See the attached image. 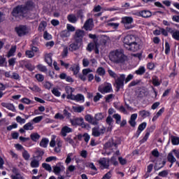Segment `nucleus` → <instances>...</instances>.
Wrapping results in <instances>:
<instances>
[{"label": "nucleus", "instance_id": "obj_43", "mask_svg": "<svg viewBox=\"0 0 179 179\" xmlns=\"http://www.w3.org/2000/svg\"><path fill=\"white\" fill-rule=\"evenodd\" d=\"M96 73H98L99 76H104V75H106V69L103 67H99L96 69Z\"/></svg>", "mask_w": 179, "mask_h": 179}, {"label": "nucleus", "instance_id": "obj_35", "mask_svg": "<svg viewBox=\"0 0 179 179\" xmlns=\"http://www.w3.org/2000/svg\"><path fill=\"white\" fill-rule=\"evenodd\" d=\"M31 167L32 169H37L40 167V161H38L37 159H33L30 163Z\"/></svg>", "mask_w": 179, "mask_h": 179}, {"label": "nucleus", "instance_id": "obj_37", "mask_svg": "<svg viewBox=\"0 0 179 179\" xmlns=\"http://www.w3.org/2000/svg\"><path fill=\"white\" fill-rule=\"evenodd\" d=\"M30 138L33 142H37L40 139V134L38 133H32L30 135Z\"/></svg>", "mask_w": 179, "mask_h": 179}, {"label": "nucleus", "instance_id": "obj_5", "mask_svg": "<svg viewBox=\"0 0 179 179\" xmlns=\"http://www.w3.org/2000/svg\"><path fill=\"white\" fill-rule=\"evenodd\" d=\"M91 72H93L92 69H83V74H78V78L83 82H85L86 80V76H87L88 82H92L93 79H94V75L93 73H90Z\"/></svg>", "mask_w": 179, "mask_h": 179}, {"label": "nucleus", "instance_id": "obj_24", "mask_svg": "<svg viewBox=\"0 0 179 179\" xmlns=\"http://www.w3.org/2000/svg\"><path fill=\"white\" fill-rule=\"evenodd\" d=\"M94 120L96 122V125H99V121H101V120L104 119V115L102 113H98L94 115Z\"/></svg>", "mask_w": 179, "mask_h": 179}, {"label": "nucleus", "instance_id": "obj_56", "mask_svg": "<svg viewBox=\"0 0 179 179\" xmlns=\"http://www.w3.org/2000/svg\"><path fill=\"white\" fill-rule=\"evenodd\" d=\"M158 176H159V177L166 178V177H167V176H169V171H167V170H164V171L159 172V173H158Z\"/></svg>", "mask_w": 179, "mask_h": 179}, {"label": "nucleus", "instance_id": "obj_31", "mask_svg": "<svg viewBox=\"0 0 179 179\" xmlns=\"http://www.w3.org/2000/svg\"><path fill=\"white\" fill-rule=\"evenodd\" d=\"M48 142H50V140L47 138H43L40 142V146L41 148H47L48 146Z\"/></svg>", "mask_w": 179, "mask_h": 179}, {"label": "nucleus", "instance_id": "obj_1", "mask_svg": "<svg viewBox=\"0 0 179 179\" xmlns=\"http://www.w3.org/2000/svg\"><path fill=\"white\" fill-rule=\"evenodd\" d=\"M83 37H85V31L82 29H77L73 36V42L69 45V48L66 45L64 46L61 54L62 58H66L69 50L71 52H73V51L80 50V47L83 45Z\"/></svg>", "mask_w": 179, "mask_h": 179}, {"label": "nucleus", "instance_id": "obj_28", "mask_svg": "<svg viewBox=\"0 0 179 179\" xmlns=\"http://www.w3.org/2000/svg\"><path fill=\"white\" fill-rule=\"evenodd\" d=\"M74 101H77V103L82 102L85 103V96L82 94H78L76 95Z\"/></svg>", "mask_w": 179, "mask_h": 179}, {"label": "nucleus", "instance_id": "obj_63", "mask_svg": "<svg viewBox=\"0 0 179 179\" xmlns=\"http://www.w3.org/2000/svg\"><path fill=\"white\" fill-rule=\"evenodd\" d=\"M103 97V95H101L100 93H96V95L95 96H94V103H97V101H99V100H100V99H101Z\"/></svg>", "mask_w": 179, "mask_h": 179}, {"label": "nucleus", "instance_id": "obj_38", "mask_svg": "<svg viewBox=\"0 0 179 179\" xmlns=\"http://www.w3.org/2000/svg\"><path fill=\"white\" fill-rule=\"evenodd\" d=\"M45 27H47V22L41 21L39 24L38 30V31H44V29H45Z\"/></svg>", "mask_w": 179, "mask_h": 179}, {"label": "nucleus", "instance_id": "obj_7", "mask_svg": "<svg viewBox=\"0 0 179 179\" xmlns=\"http://www.w3.org/2000/svg\"><path fill=\"white\" fill-rule=\"evenodd\" d=\"M122 24H124L127 30L132 29V23H134V18L132 17L125 16L122 17L121 20Z\"/></svg>", "mask_w": 179, "mask_h": 179}, {"label": "nucleus", "instance_id": "obj_62", "mask_svg": "<svg viewBox=\"0 0 179 179\" xmlns=\"http://www.w3.org/2000/svg\"><path fill=\"white\" fill-rule=\"evenodd\" d=\"M118 161L120 164H121L122 166H125V164H127V159L122 158V157H119Z\"/></svg>", "mask_w": 179, "mask_h": 179}, {"label": "nucleus", "instance_id": "obj_40", "mask_svg": "<svg viewBox=\"0 0 179 179\" xmlns=\"http://www.w3.org/2000/svg\"><path fill=\"white\" fill-rule=\"evenodd\" d=\"M15 52H16V45H13L10 48L8 52V57H13V55H15Z\"/></svg>", "mask_w": 179, "mask_h": 179}, {"label": "nucleus", "instance_id": "obj_47", "mask_svg": "<svg viewBox=\"0 0 179 179\" xmlns=\"http://www.w3.org/2000/svg\"><path fill=\"white\" fill-rule=\"evenodd\" d=\"M65 92L66 94H72L75 92V89L73 88L72 87L67 86L65 87Z\"/></svg>", "mask_w": 179, "mask_h": 179}, {"label": "nucleus", "instance_id": "obj_57", "mask_svg": "<svg viewBox=\"0 0 179 179\" xmlns=\"http://www.w3.org/2000/svg\"><path fill=\"white\" fill-rule=\"evenodd\" d=\"M16 121L18 122V124H26V119L22 118L20 116L16 117Z\"/></svg>", "mask_w": 179, "mask_h": 179}, {"label": "nucleus", "instance_id": "obj_32", "mask_svg": "<svg viewBox=\"0 0 179 179\" xmlns=\"http://www.w3.org/2000/svg\"><path fill=\"white\" fill-rule=\"evenodd\" d=\"M145 72H146V69H145V66H141L138 68V70H136L135 74L142 76L143 73H145Z\"/></svg>", "mask_w": 179, "mask_h": 179}, {"label": "nucleus", "instance_id": "obj_48", "mask_svg": "<svg viewBox=\"0 0 179 179\" xmlns=\"http://www.w3.org/2000/svg\"><path fill=\"white\" fill-rule=\"evenodd\" d=\"M35 78L38 82H44V76L41 73H37L35 75Z\"/></svg>", "mask_w": 179, "mask_h": 179}, {"label": "nucleus", "instance_id": "obj_27", "mask_svg": "<svg viewBox=\"0 0 179 179\" xmlns=\"http://www.w3.org/2000/svg\"><path fill=\"white\" fill-rule=\"evenodd\" d=\"M167 160H168V162H169V163H172V164L176 163V162H177V159H176V157L173 155V151L170 152L168 154Z\"/></svg>", "mask_w": 179, "mask_h": 179}, {"label": "nucleus", "instance_id": "obj_36", "mask_svg": "<svg viewBox=\"0 0 179 179\" xmlns=\"http://www.w3.org/2000/svg\"><path fill=\"white\" fill-rule=\"evenodd\" d=\"M101 135V133L100 131H99V128L94 127L92 128V136H94L95 138H99Z\"/></svg>", "mask_w": 179, "mask_h": 179}, {"label": "nucleus", "instance_id": "obj_51", "mask_svg": "<svg viewBox=\"0 0 179 179\" xmlns=\"http://www.w3.org/2000/svg\"><path fill=\"white\" fill-rule=\"evenodd\" d=\"M147 125L148 123H146L145 122H143V123L140 124L138 127V131H141L142 132L143 131L145 130Z\"/></svg>", "mask_w": 179, "mask_h": 179}, {"label": "nucleus", "instance_id": "obj_13", "mask_svg": "<svg viewBox=\"0 0 179 179\" xmlns=\"http://www.w3.org/2000/svg\"><path fill=\"white\" fill-rule=\"evenodd\" d=\"M1 104L2 107L7 108V110H9L10 111H13V113H16V108H15V105H13V103L3 102Z\"/></svg>", "mask_w": 179, "mask_h": 179}, {"label": "nucleus", "instance_id": "obj_18", "mask_svg": "<svg viewBox=\"0 0 179 179\" xmlns=\"http://www.w3.org/2000/svg\"><path fill=\"white\" fill-rule=\"evenodd\" d=\"M85 120L87 122H89V124H92V125H97V122L95 121L94 117L90 114L86 115L85 116Z\"/></svg>", "mask_w": 179, "mask_h": 179}, {"label": "nucleus", "instance_id": "obj_53", "mask_svg": "<svg viewBox=\"0 0 179 179\" xmlns=\"http://www.w3.org/2000/svg\"><path fill=\"white\" fill-rule=\"evenodd\" d=\"M52 94H54V96H55L56 97H59L61 96V92H59V90H58L57 88H53L52 90Z\"/></svg>", "mask_w": 179, "mask_h": 179}, {"label": "nucleus", "instance_id": "obj_26", "mask_svg": "<svg viewBox=\"0 0 179 179\" xmlns=\"http://www.w3.org/2000/svg\"><path fill=\"white\" fill-rule=\"evenodd\" d=\"M67 20L70 23H76V22H78V18L76 17V15H74V14H69L67 16Z\"/></svg>", "mask_w": 179, "mask_h": 179}, {"label": "nucleus", "instance_id": "obj_64", "mask_svg": "<svg viewBox=\"0 0 179 179\" xmlns=\"http://www.w3.org/2000/svg\"><path fill=\"white\" fill-rule=\"evenodd\" d=\"M66 30L67 31H75L76 29H75V27L72 26V24H67L66 25Z\"/></svg>", "mask_w": 179, "mask_h": 179}, {"label": "nucleus", "instance_id": "obj_50", "mask_svg": "<svg viewBox=\"0 0 179 179\" xmlns=\"http://www.w3.org/2000/svg\"><path fill=\"white\" fill-rule=\"evenodd\" d=\"M172 145H179V137L173 136L171 138Z\"/></svg>", "mask_w": 179, "mask_h": 179}, {"label": "nucleus", "instance_id": "obj_23", "mask_svg": "<svg viewBox=\"0 0 179 179\" xmlns=\"http://www.w3.org/2000/svg\"><path fill=\"white\" fill-rule=\"evenodd\" d=\"M99 44V43H97V41H94V43H90L88 45H87V50L89 52H92L93 50H94L96 47V45Z\"/></svg>", "mask_w": 179, "mask_h": 179}, {"label": "nucleus", "instance_id": "obj_15", "mask_svg": "<svg viewBox=\"0 0 179 179\" xmlns=\"http://www.w3.org/2000/svg\"><path fill=\"white\" fill-rule=\"evenodd\" d=\"M72 132V128L68 127V126H64L62 128L61 131H60V135L62 136H66L67 134H71Z\"/></svg>", "mask_w": 179, "mask_h": 179}, {"label": "nucleus", "instance_id": "obj_9", "mask_svg": "<svg viewBox=\"0 0 179 179\" xmlns=\"http://www.w3.org/2000/svg\"><path fill=\"white\" fill-rule=\"evenodd\" d=\"M62 171H65V166L62 165V163L59 162L56 165L52 166V173L55 176H59Z\"/></svg>", "mask_w": 179, "mask_h": 179}, {"label": "nucleus", "instance_id": "obj_44", "mask_svg": "<svg viewBox=\"0 0 179 179\" xmlns=\"http://www.w3.org/2000/svg\"><path fill=\"white\" fill-rule=\"evenodd\" d=\"M30 90L34 92L35 93H40L41 92V88L38 85H34L33 87H29Z\"/></svg>", "mask_w": 179, "mask_h": 179}, {"label": "nucleus", "instance_id": "obj_41", "mask_svg": "<svg viewBox=\"0 0 179 179\" xmlns=\"http://www.w3.org/2000/svg\"><path fill=\"white\" fill-rule=\"evenodd\" d=\"M42 167L46 171H48V173H51L52 171V167H51V165L47 163H43Z\"/></svg>", "mask_w": 179, "mask_h": 179}, {"label": "nucleus", "instance_id": "obj_6", "mask_svg": "<svg viewBox=\"0 0 179 179\" xmlns=\"http://www.w3.org/2000/svg\"><path fill=\"white\" fill-rule=\"evenodd\" d=\"M125 80V74H121L120 77H118L115 80L114 86L115 87V92H120V89L124 88V82Z\"/></svg>", "mask_w": 179, "mask_h": 179}, {"label": "nucleus", "instance_id": "obj_10", "mask_svg": "<svg viewBox=\"0 0 179 179\" xmlns=\"http://www.w3.org/2000/svg\"><path fill=\"white\" fill-rule=\"evenodd\" d=\"M152 163H155L154 170L155 171H159V170H162V169L166 166V163H167V162L166 160L162 161V159H157L152 161Z\"/></svg>", "mask_w": 179, "mask_h": 179}, {"label": "nucleus", "instance_id": "obj_59", "mask_svg": "<svg viewBox=\"0 0 179 179\" xmlns=\"http://www.w3.org/2000/svg\"><path fill=\"white\" fill-rule=\"evenodd\" d=\"M25 55L27 58H33V57H34V52L31 50H27L25 52Z\"/></svg>", "mask_w": 179, "mask_h": 179}, {"label": "nucleus", "instance_id": "obj_8", "mask_svg": "<svg viewBox=\"0 0 179 179\" xmlns=\"http://www.w3.org/2000/svg\"><path fill=\"white\" fill-rule=\"evenodd\" d=\"M15 30L19 37H23L29 34V30L26 25H19L15 28Z\"/></svg>", "mask_w": 179, "mask_h": 179}, {"label": "nucleus", "instance_id": "obj_55", "mask_svg": "<svg viewBox=\"0 0 179 179\" xmlns=\"http://www.w3.org/2000/svg\"><path fill=\"white\" fill-rule=\"evenodd\" d=\"M22 157L25 160H29V159H30V154L29 153V152H27V150H24V152H22Z\"/></svg>", "mask_w": 179, "mask_h": 179}, {"label": "nucleus", "instance_id": "obj_25", "mask_svg": "<svg viewBox=\"0 0 179 179\" xmlns=\"http://www.w3.org/2000/svg\"><path fill=\"white\" fill-rule=\"evenodd\" d=\"M98 163L100 164V166H101V167H103V169H108V167H110V165L107 164V160H106V158L99 159Z\"/></svg>", "mask_w": 179, "mask_h": 179}, {"label": "nucleus", "instance_id": "obj_4", "mask_svg": "<svg viewBox=\"0 0 179 179\" xmlns=\"http://www.w3.org/2000/svg\"><path fill=\"white\" fill-rule=\"evenodd\" d=\"M110 59L115 64H124L127 61V56L122 50H113L110 52Z\"/></svg>", "mask_w": 179, "mask_h": 179}, {"label": "nucleus", "instance_id": "obj_61", "mask_svg": "<svg viewBox=\"0 0 179 179\" xmlns=\"http://www.w3.org/2000/svg\"><path fill=\"white\" fill-rule=\"evenodd\" d=\"M151 154L154 156V157H159V156H160V153L159 152L157 148L154 149L151 152Z\"/></svg>", "mask_w": 179, "mask_h": 179}, {"label": "nucleus", "instance_id": "obj_45", "mask_svg": "<svg viewBox=\"0 0 179 179\" xmlns=\"http://www.w3.org/2000/svg\"><path fill=\"white\" fill-rule=\"evenodd\" d=\"M113 118L116 120V124H121V115L116 113L113 115Z\"/></svg>", "mask_w": 179, "mask_h": 179}, {"label": "nucleus", "instance_id": "obj_22", "mask_svg": "<svg viewBox=\"0 0 179 179\" xmlns=\"http://www.w3.org/2000/svg\"><path fill=\"white\" fill-rule=\"evenodd\" d=\"M138 114H139V116L141 118H143V120H145V118H148V117L150 116V112L146 110H140Z\"/></svg>", "mask_w": 179, "mask_h": 179}, {"label": "nucleus", "instance_id": "obj_2", "mask_svg": "<svg viewBox=\"0 0 179 179\" xmlns=\"http://www.w3.org/2000/svg\"><path fill=\"white\" fill-rule=\"evenodd\" d=\"M124 47L127 51L136 52L141 50V42L139 37L136 35L128 34L123 39Z\"/></svg>", "mask_w": 179, "mask_h": 179}, {"label": "nucleus", "instance_id": "obj_54", "mask_svg": "<svg viewBox=\"0 0 179 179\" xmlns=\"http://www.w3.org/2000/svg\"><path fill=\"white\" fill-rule=\"evenodd\" d=\"M165 54H170V43L167 41H165Z\"/></svg>", "mask_w": 179, "mask_h": 179}, {"label": "nucleus", "instance_id": "obj_16", "mask_svg": "<svg viewBox=\"0 0 179 179\" xmlns=\"http://www.w3.org/2000/svg\"><path fill=\"white\" fill-rule=\"evenodd\" d=\"M70 71L73 72L74 76H78V73H79V71H80V67L79 64H74L70 67Z\"/></svg>", "mask_w": 179, "mask_h": 179}, {"label": "nucleus", "instance_id": "obj_33", "mask_svg": "<svg viewBox=\"0 0 179 179\" xmlns=\"http://www.w3.org/2000/svg\"><path fill=\"white\" fill-rule=\"evenodd\" d=\"M72 109L73 110L74 113H82L85 111V107L83 106H73Z\"/></svg>", "mask_w": 179, "mask_h": 179}, {"label": "nucleus", "instance_id": "obj_52", "mask_svg": "<svg viewBox=\"0 0 179 179\" xmlns=\"http://www.w3.org/2000/svg\"><path fill=\"white\" fill-rule=\"evenodd\" d=\"M106 122L109 127H111V125H113V122H114V120L110 115H108L106 120Z\"/></svg>", "mask_w": 179, "mask_h": 179}, {"label": "nucleus", "instance_id": "obj_39", "mask_svg": "<svg viewBox=\"0 0 179 179\" xmlns=\"http://www.w3.org/2000/svg\"><path fill=\"white\" fill-rule=\"evenodd\" d=\"M150 136V132L147 131L145 133L144 137L143 138V139L139 141L140 145H143V143H145V142H146L148 141V139H149Z\"/></svg>", "mask_w": 179, "mask_h": 179}, {"label": "nucleus", "instance_id": "obj_12", "mask_svg": "<svg viewBox=\"0 0 179 179\" xmlns=\"http://www.w3.org/2000/svg\"><path fill=\"white\" fill-rule=\"evenodd\" d=\"M139 16L144 17V19H148L152 17V11L149 10H143L138 12Z\"/></svg>", "mask_w": 179, "mask_h": 179}, {"label": "nucleus", "instance_id": "obj_29", "mask_svg": "<svg viewBox=\"0 0 179 179\" xmlns=\"http://www.w3.org/2000/svg\"><path fill=\"white\" fill-rule=\"evenodd\" d=\"M23 128L25 131H33V129H34V126H33V123H31V122H29L23 126Z\"/></svg>", "mask_w": 179, "mask_h": 179}, {"label": "nucleus", "instance_id": "obj_42", "mask_svg": "<svg viewBox=\"0 0 179 179\" xmlns=\"http://www.w3.org/2000/svg\"><path fill=\"white\" fill-rule=\"evenodd\" d=\"M37 70L40 71V72H43L45 73L47 72L48 69H47V66L43 65V64H38L36 66Z\"/></svg>", "mask_w": 179, "mask_h": 179}, {"label": "nucleus", "instance_id": "obj_14", "mask_svg": "<svg viewBox=\"0 0 179 179\" xmlns=\"http://www.w3.org/2000/svg\"><path fill=\"white\" fill-rule=\"evenodd\" d=\"M166 30H168V31H169V33H171V34H172V38L174 40H176V41H179V31L176 30V31H173L172 28H166Z\"/></svg>", "mask_w": 179, "mask_h": 179}, {"label": "nucleus", "instance_id": "obj_20", "mask_svg": "<svg viewBox=\"0 0 179 179\" xmlns=\"http://www.w3.org/2000/svg\"><path fill=\"white\" fill-rule=\"evenodd\" d=\"M43 156H44V151L43 150H37L35 152V160H38V162H41L43 160Z\"/></svg>", "mask_w": 179, "mask_h": 179}, {"label": "nucleus", "instance_id": "obj_3", "mask_svg": "<svg viewBox=\"0 0 179 179\" xmlns=\"http://www.w3.org/2000/svg\"><path fill=\"white\" fill-rule=\"evenodd\" d=\"M33 5L34 3L32 1H27L25 5H18L13 8L11 15L15 19H17V17H26L27 12L33 8Z\"/></svg>", "mask_w": 179, "mask_h": 179}, {"label": "nucleus", "instance_id": "obj_60", "mask_svg": "<svg viewBox=\"0 0 179 179\" xmlns=\"http://www.w3.org/2000/svg\"><path fill=\"white\" fill-rule=\"evenodd\" d=\"M147 68H148L150 71H153V69H155V63H153V62H148V63L147 64Z\"/></svg>", "mask_w": 179, "mask_h": 179}, {"label": "nucleus", "instance_id": "obj_21", "mask_svg": "<svg viewBox=\"0 0 179 179\" xmlns=\"http://www.w3.org/2000/svg\"><path fill=\"white\" fill-rule=\"evenodd\" d=\"M148 93V91L145 89H140L137 92H136V96L138 99H143L145 96H146Z\"/></svg>", "mask_w": 179, "mask_h": 179}, {"label": "nucleus", "instance_id": "obj_58", "mask_svg": "<svg viewBox=\"0 0 179 179\" xmlns=\"http://www.w3.org/2000/svg\"><path fill=\"white\" fill-rule=\"evenodd\" d=\"M43 120V116H37L34 117L31 122H34V124H38V122H41V120Z\"/></svg>", "mask_w": 179, "mask_h": 179}, {"label": "nucleus", "instance_id": "obj_46", "mask_svg": "<svg viewBox=\"0 0 179 179\" xmlns=\"http://www.w3.org/2000/svg\"><path fill=\"white\" fill-rule=\"evenodd\" d=\"M63 115L66 117L67 120H71V117H72V114L68 111L66 109H64L63 110Z\"/></svg>", "mask_w": 179, "mask_h": 179}, {"label": "nucleus", "instance_id": "obj_19", "mask_svg": "<svg viewBox=\"0 0 179 179\" xmlns=\"http://www.w3.org/2000/svg\"><path fill=\"white\" fill-rule=\"evenodd\" d=\"M113 146L115 147L116 148H118V144L114 142V140L106 143L103 145V148L104 149H110V148H113Z\"/></svg>", "mask_w": 179, "mask_h": 179}, {"label": "nucleus", "instance_id": "obj_34", "mask_svg": "<svg viewBox=\"0 0 179 179\" xmlns=\"http://www.w3.org/2000/svg\"><path fill=\"white\" fill-rule=\"evenodd\" d=\"M113 90V87H111V85H108L105 87H103V90L101 92V93H111V91Z\"/></svg>", "mask_w": 179, "mask_h": 179}, {"label": "nucleus", "instance_id": "obj_17", "mask_svg": "<svg viewBox=\"0 0 179 179\" xmlns=\"http://www.w3.org/2000/svg\"><path fill=\"white\" fill-rule=\"evenodd\" d=\"M59 36H60V38H62V40H63L64 41H66V39L68 38V37L71 36V32H69V31L65 29L60 32Z\"/></svg>", "mask_w": 179, "mask_h": 179}, {"label": "nucleus", "instance_id": "obj_11", "mask_svg": "<svg viewBox=\"0 0 179 179\" xmlns=\"http://www.w3.org/2000/svg\"><path fill=\"white\" fill-rule=\"evenodd\" d=\"M69 120L71 125L73 127H76V125L78 127H83V125L85 126V121L83 117H76L74 119H70Z\"/></svg>", "mask_w": 179, "mask_h": 179}, {"label": "nucleus", "instance_id": "obj_49", "mask_svg": "<svg viewBox=\"0 0 179 179\" xmlns=\"http://www.w3.org/2000/svg\"><path fill=\"white\" fill-rule=\"evenodd\" d=\"M152 85L155 87L160 86L162 82L159 81V78L155 77V78H152Z\"/></svg>", "mask_w": 179, "mask_h": 179}, {"label": "nucleus", "instance_id": "obj_30", "mask_svg": "<svg viewBox=\"0 0 179 179\" xmlns=\"http://www.w3.org/2000/svg\"><path fill=\"white\" fill-rule=\"evenodd\" d=\"M45 62H46V64H48L49 66H52V57H51V55L50 54L45 55Z\"/></svg>", "mask_w": 179, "mask_h": 179}]
</instances>
